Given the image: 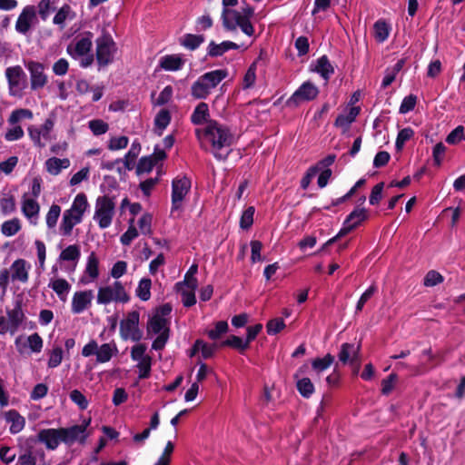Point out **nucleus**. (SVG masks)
Here are the masks:
<instances>
[{"label": "nucleus", "mask_w": 465, "mask_h": 465, "mask_svg": "<svg viewBox=\"0 0 465 465\" xmlns=\"http://www.w3.org/2000/svg\"><path fill=\"white\" fill-rule=\"evenodd\" d=\"M195 135L202 149L209 151L218 161H225L234 143V135L231 129L217 122L211 120L207 124L196 128Z\"/></svg>", "instance_id": "obj_1"}, {"label": "nucleus", "mask_w": 465, "mask_h": 465, "mask_svg": "<svg viewBox=\"0 0 465 465\" xmlns=\"http://www.w3.org/2000/svg\"><path fill=\"white\" fill-rule=\"evenodd\" d=\"M228 72L223 69H216L199 76L191 86V95L194 99H206L212 91L227 77Z\"/></svg>", "instance_id": "obj_2"}, {"label": "nucleus", "mask_w": 465, "mask_h": 465, "mask_svg": "<svg viewBox=\"0 0 465 465\" xmlns=\"http://www.w3.org/2000/svg\"><path fill=\"white\" fill-rule=\"evenodd\" d=\"M115 213L114 198L107 195L99 196L95 201L94 220L101 229L108 228Z\"/></svg>", "instance_id": "obj_3"}, {"label": "nucleus", "mask_w": 465, "mask_h": 465, "mask_svg": "<svg viewBox=\"0 0 465 465\" xmlns=\"http://www.w3.org/2000/svg\"><path fill=\"white\" fill-rule=\"evenodd\" d=\"M95 56L99 65L105 66L111 64L114 61L117 47L110 34L104 31L95 40Z\"/></svg>", "instance_id": "obj_4"}, {"label": "nucleus", "mask_w": 465, "mask_h": 465, "mask_svg": "<svg viewBox=\"0 0 465 465\" xmlns=\"http://www.w3.org/2000/svg\"><path fill=\"white\" fill-rule=\"evenodd\" d=\"M7 318L0 316V334H14L25 319L22 309V300H16L13 309H6Z\"/></svg>", "instance_id": "obj_5"}, {"label": "nucleus", "mask_w": 465, "mask_h": 465, "mask_svg": "<svg viewBox=\"0 0 465 465\" xmlns=\"http://www.w3.org/2000/svg\"><path fill=\"white\" fill-rule=\"evenodd\" d=\"M97 303L108 304L112 302L126 303L130 296L121 282L115 281L113 285L100 287L97 292Z\"/></svg>", "instance_id": "obj_6"}, {"label": "nucleus", "mask_w": 465, "mask_h": 465, "mask_svg": "<svg viewBox=\"0 0 465 465\" xmlns=\"http://www.w3.org/2000/svg\"><path fill=\"white\" fill-rule=\"evenodd\" d=\"M169 322L160 315H154L149 322L148 331L158 334L152 344V349L161 351L164 348L169 339Z\"/></svg>", "instance_id": "obj_7"}, {"label": "nucleus", "mask_w": 465, "mask_h": 465, "mask_svg": "<svg viewBox=\"0 0 465 465\" xmlns=\"http://www.w3.org/2000/svg\"><path fill=\"white\" fill-rule=\"evenodd\" d=\"M369 217L368 211L365 208H355L345 219L342 228L338 234L331 239L328 240L322 246L323 250L326 246L332 244L337 239L348 234L350 232L357 228L362 222Z\"/></svg>", "instance_id": "obj_8"}, {"label": "nucleus", "mask_w": 465, "mask_h": 465, "mask_svg": "<svg viewBox=\"0 0 465 465\" xmlns=\"http://www.w3.org/2000/svg\"><path fill=\"white\" fill-rule=\"evenodd\" d=\"M94 35L90 31L78 34L66 47V53L73 59H79L80 56L88 54L93 47Z\"/></svg>", "instance_id": "obj_9"}, {"label": "nucleus", "mask_w": 465, "mask_h": 465, "mask_svg": "<svg viewBox=\"0 0 465 465\" xmlns=\"http://www.w3.org/2000/svg\"><path fill=\"white\" fill-rule=\"evenodd\" d=\"M5 77L10 95L22 96L24 90L27 87V77L23 68L20 65L7 67Z\"/></svg>", "instance_id": "obj_10"}, {"label": "nucleus", "mask_w": 465, "mask_h": 465, "mask_svg": "<svg viewBox=\"0 0 465 465\" xmlns=\"http://www.w3.org/2000/svg\"><path fill=\"white\" fill-rule=\"evenodd\" d=\"M91 423V419L84 420L80 425H74L68 428H60L62 434V442L72 446L74 442L84 444L89 434L86 432L87 427Z\"/></svg>", "instance_id": "obj_11"}, {"label": "nucleus", "mask_w": 465, "mask_h": 465, "mask_svg": "<svg viewBox=\"0 0 465 465\" xmlns=\"http://www.w3.org/2000/svg\"><path fill=\"white\" fill-rule=\"evenodd\" d=\"M140 314L136 311L128 312L126 318L120 323V334L124 340L138 341L143 333L138 328Z\"/></svg>", "instance_id": "obj_12"}, {"label": "nucleus", "mask_w": 465, "mask_h": 465, "mask_svg": "<svg viewBox=\"0 0 465 465\" xmlns=\"http://www.w3.org/2000/svg\"><path fill=\"white\" fill-rule=\"evenodd\" d=\"M81 257V249L77 244H71L62 250L57 262L61 269L68 274L74 273Z\"/></svg>", "instance_id": "obj_13"}, {"label": "nucleus", "mask_w": 465, "mask_h": 465, "mask_svg": "<svg viewBox=\"0 0 465 465\" xmlns=\"http://www.w3.org/2000/svg\"><path fill=\"white\" fill-rule=\"evenodd\" d=\"M54 125V120L47 118L40 126L31 125L28 127V134L35 146L44 148L46 145V142L52 139L51 133Z\"/></svg>", "instance_id": "obj_14"}, {"label": "nucleus", "mask_w": 465, "mask_h": 465, "mask_svg": "<svg viewBox=\"0 0 465 465\" xmlns=\"http://www.w3.org/2000/svg\"><path fill=\"white\" fill-rule=\"evenodd\" d=\"M319 94L318 87L312 82H304L287 100L288 106H298L300 104L314 100Z\"/></svg>", "instance_id": "obj_15"}, {"label": "nucleus", "mask_w": 465, "mask_h": 465, "mask_svg": "<svg viewBox=\"0 0 465 465\" xmlns=\"http://www.w3.org/2000/svg\"><path fill=\"white\" fill-rule=\"evenodd\" d=\"M191 189L187 177L175 178L172 183V212L181 209L183 201Z\"/></svg>", "instance_id": "obj_16"}, {"label": "nucleus", "mask_w": 465, "mask_h": 465, "mask_svg": "<svg viewBox=\"0 0 465 465\" xmlns=\"http://www.w3.org/2000/svg\"><path fill=\"white\" fill-rule=\"evenodd\" d=\"M25 67L30 74L31 90L36 91L44 88L48 82V77L45 73V65L36 61H28Z\"/></svg>", "instance_id": "obj_17"}, {"label": "nucleus", "mask_w": 465, "mask_h": 465, "mask_svg": "<svg viewBox=\"0 0 465 465\" xmlns=\"http://www.w3.org/2000/svg\"><path fill=\"white\" fill-rule=\"evenodd\" d=\"M36 23L37 16L35 6L26 5L18 15L15 23V30L17 33L26 35Z\"/></svg>", "instance_id": "obj_18"}, {"label": "nucleus", "mask_w": 465, "mask_h": 465, "mask_svg": "<svg viewBox=\"0 0 465 465\" xmlns=\"http://www.w3.org/2000/svg\"><path fill=\"white\" fill-rule=\"evenodd\" d=\"M360 344L342 343L338 354L342 364L360 365Z\"/></svg>", "instance_id": "obj_19"}, {"label": "nucleus", "mask_w": 465, "mask_h": 465, "mask_svg": "<svg viewBox=\"0 0 465 465\" xmlns=\"http://www.w3.org/2000/svg\"><path fill=\"white\" fill-rule=\"evenodd\" d=\"M37 440L45 444L48 450H56L60 442H62L60 428L40 430L37 433Z\"/></svg>", "instance_id": "obj_20"}, {"label": "nucleus", "mask_w": 465, "mask_h": 465, "mask_svg": "<svg viewBox=\"0 0 465 465\" xmlns=\"http://www.w3.org/2000/svg\"><path fill=\"white\" fill-rule=\"evenodd\" d=\"M18 465H46L45 450L41 448H28L18 457Z\"/></svg>", "instance_id": "obj_21"}, {"label": "nucleus", "mask_w": 465, "mask_h": 465, "mask_svg": "<svg viewBox=\"0 0 465 465\" xmlns=\"http://www.w3.org/2000/svg\"><path fill=\"white\" fill-rule=\"evenodd\" d=\"M23 214L28 219L31 224L36 225L39 219L40 205L35 199L23 195L22 207Z\"/></svg>", "instance_id": "obj_22"}, {"label": "nucleus", "mask_w": 465, "mask_h": 465, "mask_svg": "<svg viewBox=\"0 0 465 465\" xmlns=\"http://www.w3.org/2000/svg\"><path fill=\"white\" fill-rule=\"evenodd\" d=\"M88 207L89 203L86 195L84 193H80L74 197L71 207L64 213L70 217H74L83 221L84 213Z\"/></svg>", "instance_id": "obj_23"}, {"label": "nucleus", "mask_w": 465, "mask_h": 465, "mask_svg": "<svg viewBox=\"0 0 465 465\" xmlns=\"http://www.w3.org/2000/svg\"><path fill=\"white\" fill-rule=\"evenodd\" d=\"M92 300L93 292L91 290L75 292L72 299V312L74 314L83 312L91 305Z\"/></svg>", "instance_id": "obj_24"}, {"label": "nucleus", "mask_w": 465, "mask_h": 465, "mask_svg": "<svg viewBox=\"0 0 465 465\" xmlns=\"http://www.w3.org/2000/svg\"><path fill=\"white\" fill-rule=\"evenodd\" d=\"M221 18L223 28L231 32L235 31L237 26L240 27L242 19H243L241 12L231 8H223Z\"/></svg>", "instance_id": "obj_25"}, {"label": "nucleus", "mask_w": 465, "mask_h": 465, "mask_svg": "<svg viewBox=\"0 0 465 465\" xmlns=\"http://www.w3.org/2000/svg\"><path fill=\"white\" fill-rule=\"evenodd\" d=\"M30 264L24 259L15 260L11 267V279L13 282H26L29 279Z\"/></svg>", "instance_id": "obj_26"}, {"label": "nucleus", "mask_w": 465, "mask_h": 465, "mask_svg": "<svg viewBox=\"0 0 465 465\" xmlns=\"http://www.w3.org/2000/svg\"><path fill=\"white\" fill-rule=\"evenodd\" d=\"M4 417L5 421L10 423L9 431L11 434H17L24 430L25 419L16 410L5 411Z\"/></svg>", "instance_id": "obj_27"}, {"label": "nucleus", "mask_w": 465, "mask_h": 465, "mask_svg": "<svg viewBox=\"0 0 465 465\" xmlns=\"http://www.w3.org/2000/svg\"><path fill=\"white\" fill-rule=\"evenodd\" d=\"M15 346L20 353L25 352V349L28 346L32 352H40L43 349V339L38 333H33L26 339V343L22 344L21 338H16Z\"/></svg>", "instance_id": "obj_28"}, {"label": "nucleus", "mask_w": 465, "mask_h": 465, "mask_svg": "<svg viewBox=\"0 0 465 465\" xmlns=\"http://www.w3.org/2000/svg\"><path fill=\"white\" fill-rule=\"evenodd\" d=\"M185 64L181 54H166L160 58L159 66L164 71H179Z\"/></svg>", "instance_id": "obj_29"}, {"label": "nucleus", "mask_w": 465, "mask_h": 465, "mask_svg": "<svg viewBox=\"0 0 465 465\" xmlns=\"http://www.w3.org/2000/svg\"><path fill=\"white\" fill-rule=\"evenodd\" d=\"M240 47L239 45L232 41H223L220 44L211 41L207 46V55L210 57L222 56L229 50H236Z\"/></svg>", "instance_id": "obj_30"}, {"label": "nucleus", "mask_w": 465, "mask_h": 465, "mask_svg": "<svg viewBox=\"0 0 465 465\" xmlns=\"http://www.w3.org/2000/svg\"><path fill=\"white\" fill-rule=\"evenodd\" d=\"M48 287L56 293L61 302H66L68 293L71 290V284L65 279H51L48 283Z\"/></svg>", "instance_id": "obj_31"}, {"label": "nucleus", "mask_w": 465, "mask_h": 465, "mask_svg": "<svg viewBox=\"0 0 465 465\" xmlns=\"http://www.w3.org/2000/svg\"><path fill=\"white\" fill-rule=\"evenodd\" d=\"M209 106L206 103H200L194 108L191 114V122L194 125L207 124V122L211 121Z\"/></svg>", "instance_id": "obj_32"}, {"label": "nucleus", "mask_w": 465, "mask_h": 465, "mask_svg": "<svg viewBox=\"0 0 465 465\" xmlns=\"http://www.w3.org/2000/svg\"><path fill=\"white\" fill-rule=\"evenodd\" d=\"M46 171L52 175H57L63 169H66L70 166V161L67 158L60 159L56 157H51L45 163Z\"/></svg>", "instance_id": "obj_33"}, {"label": "nucleus", "mask_w": 465, "mask_h": 465, "mask_svg": "<svg viewBox=\"0 0 465 465\" xmlns=\"http://www.w3.org/2000/svg\"><path fill=\"white\" fill-rule=\"evenodd\" d=\"M118 351L115 343H104L101 346H98L97 353H96V361L98 363H105L108 362L114 354Z\"/></svg>", "instance_id": "obj_34"}, {"label": "nucleus", "mask_w": 465, "mask_h": 465, "mask_svg": "<svg viewBox=\"0 0 465 465\" xmlns=\"http://www.w3.org/2000/svg\"><path fill=\"white\" fill-rule=\"evenodd\" d=\"M75 17V13L72 10L71 6L64 4L55 14L53 19V23L58 25L61 29L65 26V21L67 19L73 20Z\"/></svg>", "instance_id": "obj_35"}, {"label": "nucleus", "mask_w": 465, "mask_h": 465, "mask_svg": "<svg viewBox=\"0 0 465 465\" xmlns=\"http://www.w3.org/2000/svg\"><path fill=\"white\" fill-rule=\"evenodd\" d=\"M241 14L242 15L243 19H242L240 28L243 34L248 36H252L254 34V28L250 19L254 14V9L250 5H247L242 8Z\"/></svg>", "instance_id": "obj_36"}, {"label": "nucleus", "mask_w": 465, "mask_h": 465, "mask_svg": "<svg viewBox=\"0 0 465 465\" xmlns=\"http://www.w3.org/2000/svg\"><path fill=\"white\" fill-rule=\"evenodd\" d=\"M47 355V367L54 369L58 367L64 359V350L60 345H54L51 350L46 351Z\"/></svg>", "instance_id": "obj_37"}, {"label": "nucleus", "mask_w": 465, "mask_h": 465, "mask_svg": "<svg viewBox=\"0 0 465 465\" xmlns=\"http://www.w3.org/2000/svg\"><path fill=\"white\" fill-rule=\"evenodd\" d=\"M205 38L203 35L185 34L180 38V45L184 48L193 51L196 50L203 42Z\"/></svg>", "instance_id": "obj_38"}, {"label": "nucleus", "mask_w": 465, "mask_h": 465, "mask_svg": "<svg viewBox=\"0 0 465 465\" xmlns=\"http://www.w3.org/2000/svg\"><path fill=\"white\" fill-rule=\"evenodd\" d=\"M359 114H360V107H357V106L351 107L350 111L347 114H339L337 116L334 124L338 127H342L344 129H347L355 121V119Z\"/></svg>", "instance_id": "obj_39"}, {"label": "nucleus", "mask_w": 465, "mask_h": 465, "mask_svg": "<svg viewBox=\"0 0 465 465\" xmlns=\"http://www.w3.org/2000/svg\"><path fill=\"white\" fill-rule=\"evenodd\" d=\"M83 221H81L80 219L70 217L69 215L64 213L59 226L60 234L65 237L70 236L72 234L74 227L81 223Z\"/></svg>", "instance_id": "obj_40"}, {"label": "nucleus", "mask_w": 465, "mask_h": 465, "mask_svg": "<svg viewBox=\"0 0 465 465\" xmlns=\"http://www.w3.org/2000/svg\"><path fill=\"white\" fill-rule=\"evenodd\" d=\"M215 350H216V345L208 344L202 340H197L192 348L190 356L194 355L197 351H201L202 356L204 359H209L213 355Z\"/></svg>", "instance_id": "obj_41"}, {"label": "nucleus", "mask_w": 465, "mask_h": 465, "mask_svg": "<svg viewBox=\"0 0 465 465\" xmlns=\"http://www.w3.org/2000/svg\"><path fill=\"white\" fill-rule=\"evenodd\" d=\"M141 152V144L136 140L133 142L129 151L125 154L123 160V163L125 164L128 170H133L135 164L136 158Z\"/></svg>", "instance_id": "obj_42"}, {"label": "nucleus", "mask_w": 465, "mask_h": 465, "mask_svg": "<svg viewBox=\"0 0 465 465\" xmlns=\"http://www.w3.org/2000/svg\"><path fill=\"white\" fill-rule=\"evenodd\" d=\"M315 70L325 81H328L331 75L334 73L333 66L326 55H322L317 60Z\"/></svg>", "instance_id": "obj_43"}, {"label": "nucleus", "mask_w": 465, "mask_h": 465, "mask_svg": "<svg viewBox=\"0 0 465 465\" xmlns=\"http://www.w3.org/2000/svg\"><path fill=\"white\" fill-rule=\"evenodd\" d=\"M171 122V114L167 109H162L154 118V126L158 129V134L162 135L163 130L169 125Z\"/></svg>", "instance_id": "obj_44"}, {"label": "nucleus", "mask_w": 465, "mask_h": 465, "mask_svg": "<svg viewBox=\"0 0 465 465\" xmlns=\"http://www.w3.org/2000/svg\"><path fill=\"white\" fill-rule=\"evenodd\" d=\"M0 210L4 215L13 213L16 210L15 196L9 193L4 194V196L0 198Z\"/></svg>", "instance_id": "obj_45"}, {"label": "nucleus", "mask_w": 465, "mask_h": 465, "mask_svg": "<svg viewBox=\"0 0 465 465\" xmlns=\"http://www.w3.org/2000/svg\"><path fill=\"white\" fill-rule=\"evenodd\" d=\"M151 287H152V281L149 278H143L136 288V295L137 297L146 302L151 298Z\"/></svg>", "instance_id": "obj_46"}, {"label": "nucleus", "mask_w": 465, "mask_h": 465, "mask_svg": "<svg viewBox=\"0 0 465 465\" xmlns=\"http://www.w3.org/2000/svg\"><path fill=\"white\" fill-rule=\"evenodd\" d=\"M21 230V223L18 218L5 221L1 225V232L7 237L16 234Z\"/></svg>", "instance_id": "obj_47"}, {"label": "nucleus", "mask_w": 465, "mask_h": 465, "mask_svg": "<svg viewBox=\"0 0 465 465\" xmlns=\"http://www.w3.org/2000/svg\"><path fill=\"white\" fill-rule=\"evenodd\" d=\"M373 29H374L375 39L378 42L382 43L389 37L390 27L385 21L378 20L374 24Z\"/></svg>", "instance_id": "obj_48"}, {"label": "nucleus", "mask_w": 465, "mask_h": 465, "mask_svg": "<svg viewBox=\"0 0 465 465\" xmlns=\"http://www.w3.org/2000/svg\"><path fill=\"white\" fill-rule=\"evenodd\" d=\"M99 260L96 254L93 252L87 258L85 272L90 276L92 280H94L99 275Z\"/></svg>", "instance_id": "obj_49"}, {"label": "nucleus", "mask_w": 465, "mask_h": 465, "mask_svg": "<svg viewBox=\"0 0 465 465\" xmlns=\"http://www.w3.org/2000/svg\"><path fill=\"white\" fill-rule=\"evenodd\" d=\"M61 210L58 204L54 203L51 205L45 216V223L48 229H54L61 214Z\"/></svg>", "instance_id": "obj_50"}, {"label": "nucleus", "mask_w": 465, "mask_h": 465, "mask_svg": "<svg viewBox=\"0 0 465 465\" xmlns=\"http://www.w3.org/2000/svg\"><path fill=\"white\" fill-rule=\"evenodd\" d=\"M297 390L304 398H310L314 392V386L309 378H302L297 381Z\"/></svg>", "instance_id": "obj_51"}, {"label": "nucleus", "mask_w": 465, "mask_h": 465, "mask_svg": "<svg viewBox=\"0 0 465 465\" xmlns=\"http://www.w3.org/2000/svg\"><path fill=\"white\" fill-rule=\"evenodd\" d=\"M334 361V357L328 353L323 358H316L312 361V369L318 372L323 371L328 369Z\"/></svg>", "instance_id": "obj_52"}, {"label": "nucleus", "mask_w": 465, "mask_h": 465, "mask_svg": "<svg viewBox=\"0 0 465 465\" xmlns=\"http://www.w3.org/2000/svg\"><path fill=\"white\" fill-rule=\"evenodd\" d=\"M414 135V131L411 127L401 129L397 135L395 147L397 151L402 150L406 142L411 139Z\"/></svg>", "instance_id": "obj_53"}, {"label": "nucleus", "mask_w": 465, "mask_h": 465, "mask_svg": "<svg viewBox=\"0 0 465 465\" xmlns=\"http://www.w3.org/2000/svg\"><path fill=\"white\" fill-rule=\"evenodd\" d=\"M221 345L234 348L239 350L240 351H243L249 347L248 342L235 335L229 336L225 341L222 342Z\"/></svg>", "instance_id": "obj_54"}, {"label": "nucleus", "mask_w": 465, "mask_h": 465, "mask_svg": "<svg viewBox=\"0 0 465 465\" xmlns=\"http://www.w3.org/2000/svg\"><path fill=\"white\" fill-rule=\"evenodd\" d=\"M54 4V1L53 0H41L38 3L37 5V12L43 21H45L51 12L54 10V7L53 6Z\"/></svg>", "instance_id": "obj_55"}, {"label": "nucleus", "mask_w": 465, "mask_h": 465, "mask_svg": "<svg viewBox=\"0 0 465 465\" xmlns=\"http://www.w3.org/2000/svg\"><path fill=\"white\" fill-rule=\"evenodd\" d=\"M134 219H131L129 221L130 225L127 229V231L122 234L120 238V242L123 245H130L134 239H135L138 236V231L134 225Z\"/></svg>", "instance_id": "obj_56"}, {"label": "nucleus", "mask_w": 465, "mask_h": 465, "mask_svg": "<svg viewBox=\"0 0 465 465\" xmlns=\"http://www.w3.org/2000/svg\"><path fill=\"white\" fill-rule=\"evenodd\" d=\"M33 113L29 109H16L12 112L8 118L10 124H15L23 119H31Z\"/></svg>", "instance_id": "obj_57"}, {"label": "nucleus", "mask_w": 465, "mask_h": 465, "mask_svg": "<svg viewBox=\"0 0 465 465\" xmlns=\"http://www.w3.org/2000/svg\"><path fill=\"white\" fill-rule=\"evenodd\" d=\"M443 276L434 271V270H431V271H429L427 272V274L425 275L424 279H423V284L426 286V287H433V286H436L440 283H441L443 282Z\"/></svg>", "instance_id": "obj_58"}, {"label": "nucleus", "mask_w": 465, "mask_h": 465, "mask_svg": "<svg viewBox=\"0 0 465 465\" xmlns=\"http://www.w3.org/2000/svg\"><path fill=\"white\" fill-rule=\"evenodd\" d=\"M152 221H153V216L148 213H143V216L139 219L138 226L143 234H144V235L152 234Z\"/></svg>", "instance_id": "obj_59"}, {"label": "nucleus", "mask_w": 465, "mask_h": 465, "mask_svg": "<svg viewBox=\"0 0 465 465\" xmlns=\"http://www.w3.org/2000/svg\"><path fill=\"white\" fill-rule=\"evenodd\" d=\"M155 165V161L152 156L142 157L137 164L136 173L138 174L143 173H149Z\"/></svg>", "instance_id": "obj_60"}, {"label": "nucleus", "mask_w": 465, "mask_h": 465, "mask_svg": "<svg viewBox=\"0 0 465 465\" xmlns=\"http://www.w3.org/2000/svg\"><path fill=\"white\" fill-rule=\"evenodd\" d=\"M255 209L253 206H249L242 214L240 220V226L242 229H249L253 223V215Z\"/></svg>", "instance_id": "obj_61"}, {"label": "nucleus", "mask_w": 465, "mask_h": 465, "mask_svg": "<svg viewBox=\"0 0 465 465\" xmlns=\"http://www.w3.org/2000/svg\"><path fill=\"white\" fill-rule=\"evenodd\" d=\"M88 124H89L90 130L92 131V133L94 135L104 134L109 129L108 124L105 122H104L103 120H99V119L92 120L89 122Z\"/></svg>", "instance_id": "obj_62"}, {"label": "nucleus", "mask_w": 465, "mask_h": 465, "mask_svg": "<svg viewBox=\"0 0 465 465\" xmlns=\"http://www.w3.org/2000/svg\"><path fill=\"white\" fill-rule=\"evenodd\" d=\"M70 399L81 410H86L88 407V401L86 397L78 390H74L70 392Z\"/></svg>", "instance_id": "obj_63"}, {"label": "nucleus", "mask_w": 465, "mask_h": 465, "mask_svg": "<svg viewBox=\"0 0 465 465\" xmlns=\"http://www.w3.org/2000/svg\"><path fill=\"white\" fill-rule=\"evenodd\" d=\"M285 327L284 321L282 318H275L268 322L266 325L267 332L274 335L280 332Z\"/></svg>", "instance_id": "obj_64"}]
</instances>
